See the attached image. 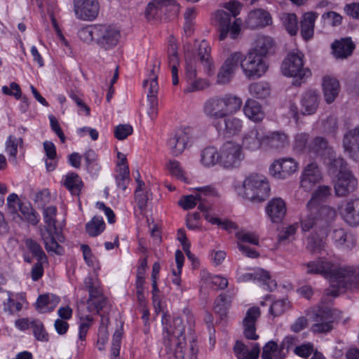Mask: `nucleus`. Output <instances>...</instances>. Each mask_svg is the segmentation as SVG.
Masks as SVG:
<instances>
[{
	"label": "nucleus",
	"instance_id": "obj_53",
	"mask_svg": "<svg viewBox=\"0 0 359 359\" xmlns=\"http://www.w3.org/2000/svg\"><path fill=\"white\" fill-rule=\"evenodd\" d=\"M309 137L307 133H297L294 137L293 149L297 151L309 152Z\"/></svg>",
	"mask_w": 359,
	"mask_h": 359
},
{
	"label": "nucleus",
	"instance_id": "obj_28",
	"mask_svg": "<svg viewBox=\"0 0 359 359\" xmlns=\"http://www.w3.org/2000/svg\"><path fill=\"white\" fill-rule=\"evenodd\" d=\"M266 214L273 223L280 222L286 215L285 202L280 198L271 199L266 207Z\"/></svg>",
	"mask_w": 359,
	"mask_h": 359
},
{
	"label": "nucleus",
	"instance_id": "obj_48",
	"mask_svg": "<svg viewBox=\"0 0 359 359\" xmlns=\"http://www.w3.org/2000/svg\"><path fill=\"white\" fill-rule=\"evenodd\" d=\"M117 174L115 175V180L118 188L125 191L130 181V170L128 166H124L120 169H116Z\"/></svg>",
	"mask_w": 359,
	"mask_h": 359
},
{
	"label": "nucleus",
	"instance_id": "obj_63",
	"mask_svg": "<svg viewBox=\"0 0 359 359\" xmlns=\"http://www.w3.org/2000/svg\"><path fill=\"white\" fill-rule=\"evenodd\" d=\"M133 133V127L128 124H120L115 128L114 135L119 140L126 139Z\"/></svg>",
	"mask_w": 359,
	"mask_h": 359
},
{
	"label": "nucleus",
	"instance_id": "obj_31",
	"mask_svg": "<svg viewBox=\"0 0 359 359\" xmlns=\"http://www.w3.org/2000/svg\"><path fill=\"white\" fill-rule=\"evenodd\" d=\"M320 97L314 90H309L302 95L301 112L303 115L313 114L319 104Z\"/></svg>",
	"mask_w": 359,
	"mask_h": 359
},
{
	"label": "nucleus",
	"instance_id": "obj_21",
	"mask_svg": "<svg viewBox=\"0 0 359 359\" xmlns=\"http://www.w3.org/2000/svg\"><path fill=\"white\" fill-rule=\"evenodd\" d=\"M322 180V174L315 162L308 163L301 175L300 185L305 191H311Z\"/></svg>",
	"mask_w": 359,
	"mask_h": 359
},
{
	"label": "nucleus",
	"instance_id": "obj_32",
	"mask_svg": "<svg viewBox=\"0 0 359 359\" xmlns=\"http://www.w3.org/2000/svg\"><path fill=\"white\" fill-rule=\"evenodd\" d=\"M196 190H198V194L196 196L189 195L183 196L179 201L180 205L184 210H189L194 208L198 204V201L203 200V196H214L215 194V189L210 186L198 187Z\"/></svg>",
	"mask_w": 359,
	"mask_h": 359
},
{
	"label": "nucleus",
	"instance_id": "obj_64",
	"mask_svg": "<svg viewBox=\"0 0 359 359\" xmlns=\"http://www.w3.org/2000/svg\"><path fill=\"white\" fill-rule=\"evenodd\" d=\"M236 236L240 242L248 243L255 245H259V237L255 233L238 232Z\"/></svg>",
	"mask_w": 359,
	"mask_h": 359
},
{
	"label": "nucleus",
	"instance_id": "obj_22",
	"mask_svg": "<svg viewBox=\"0 0 359 359\" xmlns=\"http://www.w3.org/2000/svg\"><path fill=\"white\" fill-rule=\"evenodd\" d=\"M261 315V310L258 306H252L248 309L243 320V334L245 337L250 340H257L259 335L256 333V323Z\"/></svg>",
	"mask_w": 359,
	"mask_h": 359
},
{
	"label": "nucleus",
	"instance_id": "obj_2",
	"mask_svg": "<svg viewBox=\"0 0 359 359\" xmlns=\"http://www.w3.org/2000/svg\"><path fill=\"white\" fill-rule=\"evenodd\" d=\"M330 194L331 188L327 185L320 186L313 191L301 217L300 224L303 231L316 229L325 233L331 223L334 222L336 210L328 205H320V203L325 201Z\"/></svg>",
	"mask_w": 359,
	"mask_h": 359
},
{
	"label": "nucleus",
	"instance_id": "obj_20",
	"mask_svg": "<svg viewBox=\"0 0 359 359\" xmlns=\"http://www.w3.org/2000/svg\"><path fill=\"white\" fill-rule=\"evenodd\" d=\"M76 16L83 20H93L98 15L100 6L97 0H74Z\"/></svg>",
	"mask_w": 359,
	"mask_h": 359
},
{
	"label": "nucleus",
	"instance_id": "obj_38",
	"mask_svg": "<svg viewBox=\"0 0 359 359\" xmlns=\"http://www.w3.org/2000/svg\"><path fill=\"white\" fill-rule=\"evenodd\" d=\"M323 88L326 102H333L339 94V81L334 78L326 76L323 79Z\"/></svg>",
	"mask_w": 359,
	"mask_h": 359
},
{
	"label": "nucleus",
	"instance_id": "obj_17",
	"mask_svg": "<svg viewBox=\"0 0 359 359\" xmlns=\"http://www.w3.org/2000/svg\"><path fill=\"white\" fill-rule=\"evenodd\" d=\"M299 168V163L292 158H283L275 160L269 168L270 174L278 180L290 177Z\"/></svg>",
	"mask_w": 359,
	"mask_h": 359
},
{
	"label": "nucleus",
	"instance_id": "obj_47",
	"mask_svg": "<svg viewBox=\"0 0 359 359\" xmlns=\"http://www.w3.org/2000/svg\"><path fill=\"white\" fill-rule=\"evenodd\" d=\"M105 229L103 218L100 216H95L86 224V232L90 236H97Z\"/></svg>",
	"mask_w": 359,
	"mask_h": 359
},
{
	"label": "nucleus",
	"instance_id": "obj_37",
	"mask_svg": "<svg viewBox=\"0 0 359 359\" xmlns=\"http://www.w3.org/2000/svg\"><path fill=\"white\" fill-rule=\"evenodd\" d=\"M318 14L314 12H308L302 15L300 21L301 35L305 40H309L313 37L315 21Z\"/></svg>",
	"mask_w": 359,
	"mask_h": 359
},
{
	"label": "nucleus",
	"instance_id": "obj_5",
	"mask_svg": "<svg viewBox=\"0 0 359 359\" xmlns=\"http://www.w3.org/2000/svg\"><path fill=\"white\" fill-rule=\"evenodd\" d=\"M243 104L242 99L233 94L215 95L205 101L203 110L210 119H220L238 111Z\"/></svg>",
	"mask_w": 359,
	"mask_h": 359
},
{
	"label": "nucleus",
	"instance_id": "obj_45",
	"mask_svg": "<svg viewBox=\"0 0 359 359\" xmlns=\"http://www.w3.org/2000/svg\"><path fill=\"white\" fill-rule=\"evenodd\" d=\"M64 185L73 195H79L81 190L83 182L76 173L70 172L66 175Z\"/></svg>",
	"mask_w": 359,
	"mask_h": 359
},
{
	"label": "nucleus",
	"instance_id": "obj_62",
	"mask_svg": "<svg viewBox=\"0 0 359 359\" xmlns=\"http://www.w3.org/2000/svg\"><path fill=\"white\" fill-rule=\"evenodd\" d=\"M167 168L170 174L177 179L184 180V172L180 163L176 160H170L167 165Z\"/></svg>",
	"mask_w": 359,
	"mask_h": 359
},
{
	"label": "nucleus",
	"instance_id": "obj_13",
	"mask_svg": "<svg viewBox=\"0 0 359 359\" xmlns=\"http://www.w3.org/2000/svg\"><path fill=\"white\" fill-rule=\"evenodd\" d=\"M180 11V6L175 0H153L150 2L145 11V15L148 20H158L163 15L166 18L175 17Z\"/></svg>",
	"mask_w": 359,
	"mask_h": 359
},
{
	"label": "nucleus",
	"instance_id": "obj_23",
	"mask_svg": "<svg viewBox=\"0 0 359 359\" xmlns=\"http://www.w3.org/2000/svg\"><path fill=\"white\" fill-rule=\"evenodd\" d=\"M357 187V180L351 172H341L334 183L335 194L343 197L354 191Z\"/></svg>",
	"mask_w": 359,
	"mask_h": 359
},
{
	"label": "nucleus",
	"instance_id": "obj_29",
	"mask_svg": "<svg viewBox=\"0 0 359 359\" xmlns=\"http://www.w3.org/2000/svg\"><path fill=\"white\" fill-rule=\"evenodd\" d=\"M331 48L334 57L344 60L352 55L355 46L351 37H345L335 40L332 43Z\"/></svg>",
	"mask_w": 359,
	"mask_h": 359
},
{
	"label": "nucleus",
	"instance_id": "obj_39",
	"mask_svg": "<svg viewBox=\"0 0 359 359\" xmlns=\"http://www.w3.org/2000/svg\"><path fill=\"white\" fill-rule=\"evenodd\" d=\"M245 115L255 122L263 120L264 114L258 102L252 99H248L243 107Z\"/></svg>",
	"mask_w": 359,
	"mask_h": 359
},
{
	"label": "nucleus",
	"instance_id": "obj_30",
	"mask_svg": "<svg viewBox=\"0 0 359 359\" xmlns=\"http://www.w3.org/2000/svg\"><path fill=\"white\" fill-rule=\"evenodd\" d=\"M341 214L344 222L348 225H359V198L348 201L342 208Z\"/></svg>",
	"mask_w": 359,
	"mask_h": 359
},
{
	"label": "nucleus",
	"instance_id": "obj_19",
	"mask_svg": "<svg viewBox=\"0 0 359 359\" xmlns=\"http://www.w3.org/2000/svg\"><path fill=\"white\" fill-rule=\"evenodd\" d=\"M155 65L151 69L148 79L143 82V87L147 90V100L149 102V109L147 111L151 119H154L157 116V93L158 90V84L157 82L158 76L155 72Z\"/></svg>",
	"mask_w": 359,
	"mask_h": 359
},
{
	"label": "nucleus",
	"instance_id": "obj_35",
	"mask_svg": "<svg viewBox=\"0 0 359 359\" xmlns=\"http://www.w3.org/2000/svg\"><path fill=\"white\" fill-rule=\"evenodd\" d=\"M323 163L327 167L330 175H335L337 174L338 177L341 172H350L346 169L344 160L341 157H337L334 151L332 155H328L323 159Z\"/></svg>",
	"mask_w": 359,
	"mask_h": 359
},
{
	"label": "nucleus",
	"instance_id": "obj_10",
	"mask_svg": "<svg viewBox=\"0 0 359 359\" xmlns=\"http://www.w3.org/2000/svg\"><path fill=\"white\" fill-rule=\"evenodd\" d=\"M244 156L242 146L233 141L224 142L219 149V163L226 169L238 167Z\"/></svg>",
	"mask_w": 359,
	"mask_h": 359
},
{
	"label": "nucleus",
	"instance_id": "obj_52",
	"mask_svg": "<svg viewBox=\"0 0 359 359\" xmlns=\"http://www.w3.org/2000/svg\"><path fill=\"white\" fill-rule=\"evenodd\" d=\"M32 325L31 329L32 330L34 337L38 340L43 342H46L49 339L48 332L46 331L43 323L38 320L34 319L32 321Z\"/></svg>",
	"mask_w": 359,
	"mask_h": 359
},
{
	"label": "nucleus",
	"instance_id": "obj_60",
	"mask_svg": "<svg viewBox=\"0 0 359 359\" xmlns=\"http://www.w3.org/2000/svg\"><path fill=\"white\" fill-rule=\"evenodd\" d=\"M234 73L224 65H222L217 76V83L227 84L233 78Z\"/></svg>",
	"mask_w": 359,
	"mask_h": 359
},
{
	"label": "nucleus",
	"instance_id": "obj_41",
	"mask_svg": "<svg viewBox=\"0 0 359 359\" xmlns=\"http://www.w3.org/2000/svg\"><path fill=\"white\" fill-rule=\"evenodd\" d=\"M273 46V41L272 38L268 36L259 35L255 39L254 47L249 50L265 57Z\"/></svg>",
	"mask_w": 359,
	"mask_h": 359
},
{
	"label": "nucleus",
	"instance_id": "obj_49",
	"mask_svg": "<svg viewBox=\"0 0 359 359\" xmlns=\"http://www.w3.org/2000/svg\"><path fill=\"white\" fill-rule=\"evenodd\" d=\"M281 20L287 32L294 36L298 31V20L297 15L294 13H283Z\"/></svg>",
	"mask_w": 359,
	"mask_h": 359
},
{
	"label": "nucleus",
	"instance_id": "obj_40",
	"mask_svg": "<svg viewBox=\"0 0 359 359\" xmlns=\"http://www.w3.org/2000/svg\"><path fill=\"white\" fill-rule=\"evenodd\" d=\"M60 302V298L54 294L40 295L36 302V309L40 313L50 312Z\"/></svg>",
	"mask_w": 359,
	"mask_h": 359
},
{
	"label": "nucleus",
	"instance_id": "obj_57",
	"mask_svg": "<svg viewBox=\"0 0 359 359\" xmlns=\"http://www.w3.org/2000/svg\"><path fill=\"white\" fill-rule=\"evenodd\" d=\"M243 55L240 52H235L231 53L228 58L225 60L223 65L235 73L236 69L240 65L241 66L242 61L243 60Z\"/></svg>",
	"mask_w": 359,
	"mask_h": 359
},
{
	"label": "nucleus",
	"instance_id": "obj_8",
	"mask_svg": "<svg viewBox=\"0 0 359 359\" xmlns=\"http://www.w3.org/2000/svg\"><path fill=\"white\" fill-rule=\"evenodd\" d=\"M281 70L286 76L293 77L294 85L299 86L311 74L309 68L304 67V55L299 50L290 52L284 59Z\"/></svg>",
	"mask_w": 359,
	"mask_h": 359
},
{
	"label": "nucleus",
	"instance_id": "obj_58",
	"mask_svg": "<svg viewBox=\"0 0 359 359\" xmlns=\"http://www.w3.org/2000/svg\"><path fill=\"white\" fill-rule=\"evenodd\" d=\"M298 225L293 224L283 229L278 233V240L279 243L290 242L294 239Z\"/></svg>",
	"mask_w": 359,
	"mask_h": 359
},
{
	"label": "nucleus",
	"instance_id": "obj_43",
	"mask_svg": "<svg viewBox=\"0 0 359 359\" xmlns=\"http://www.w3.org/2000/svg\"><path fill=\"white\" fill-rule=\"evenodd\" d=\"M248 90L250 94L257 99H264L271 93L270 86L264 81L255 82L249 85Z\"/></svg>",
	"mask_w": 359,
	"mask_h": 359
},
{
	"label": "nucleus",
	"instance_id": "obj_24",
	"mask_svg": "<svg viewBox=\"0 0 359 359\" xmlns=\"http://www.w3.org/2000/svg\"><path fill=\"white\" fill-rule=\"evenodd\" d=\"M264 130L255 127L248 131L243 138V147L249 151H257L264 147Z\"/></svg>",
	"mask_w": 359,
	"mask_h": 359
},
{
	"label": "nucleus",
	"instance_id": "obj_1",
	"mask_svg": "<svg viewBox=\"0 0 359 359\" xmlns=\"http://www.w3.org/2000/svg\"><path fill=\"white\" fill-rule=\"evenodd\" d=\"M306 266L307 273L320 274L330 281V287L325 290L320 302L313 311L315 323L311 326L314 333H327L341 317V311L330 306V297H337L341 289L359 287V266L338 267L324 257L309 262Z\"/></svg>",
	"mask_w": 359,
	"mask_h": 359
},
{
	"label": "nucleus",
	"instance_id": "obj_12",
	"mask_svg": "<svg viewBox=\"0 0 359 359\" xmlns=\"http://www.w3.org/2000/svg\"><path fill=\"white\" fill-rule=\"evenodd\" d=\"M265 57L256 53L248 51L241 63V69L248 79H255L262 76L268 69Z\"/></svg>",
	"mask_w": 359,
	"mask_h": 359
},
{
	"label": "nucleus",
	"instance_id": "obj_33",
	"mask_svg": "<svg viewBox=\"0 0 359 359\" xmlns=\"http://www.w3.org/2000/svg\"><path fill=\"white\" fill-rule=\"evenodd\" d=\"M288 145L287 136L278 131L266 133L264 131V147L280 149Z\"/></svg>",
	"mask_w": 359,
	"mask_h": 359
},
{
	"label": "nucleus",
	"instance_id": "obj_9",
	"mask_svg": "<svg viewBox=\"0 0 359 359\" xmlns=\"http://www.w3.org/2000/svg\"><path fill=\"white\" fill-rule=\"evenodd\" d=\"M332 223L327 228L325 233H322L316 229H313L316 233H318L322 236H327L329 241L336 248L344 250L349 251L356 245V238L355 236L346 229L342 227H335L331 229Z\"/></svg>",
	"mask_w": 359,
	"mask_h": 359
},
{
	"label": "nucleus",
	"instance_id": "obj_59",
	"mask_svg": "<svg viewBox=\"0 0 359 359\" xmlns=\"http://www.w3.org/2000/svg\"><path fill=\"white\" fill-rule=\"evenodd\" d=\"M97 29V25L87 26L81 28L79 31V38L85 42L95 41V33Z\"/></svg>",
	"mask_w": 359,
	"mask_h": 359
},
{
	"label": "nucleus",
	"instance_id": "obj_54",
	"mask_svg": "<svg viewBox=\"0 0 359 359\" xmlns=\"http://www.w3.org/2000/svg\"><path fill=\"white\" fill-rule=\"evenodd\" d=\"M289 308L290 302L287 299H279L272 303L269 312L273 317H278L283 314Z\"/></svg>",
	"mask_w": 359,
	"mask_h": 359
},
{
	"label": "nucleus",
	"instance_id": "obj_55",
	"mask_svg": "<svg viewBox=\"0 0 359 359\" xmlns=\"http://www.w3.org/2000/svg\"><path fill=\"white\" fill-rule=\"evenodd\" d=\"M175 255V262L177 264V269H173L172 270V273L175 276V278L172 279V283L177 285H180L181 283L180 275L182 273V269L184 265V256L180 250H176Z\"/></svg>",
	"mask_w": 359,
	"mask_h": 359
},
{
	"label": "nucleus",
	"instance_id": "obj_46",
	"mask_svg": "<svg viewBox=\"0 0 359 359\" xmlns=\"http://www.w3.org/2000/svg\"><path fill=\"white\" fill-rule=\"evenodd\" d=\"M224 128L223 133L226 136H232L240 133L243 128L242 121L236 117H228L224 118Z\"/></svg>",
	"mask_w": 359,
	"mask_h": 359
},
{
	"label": "nucleus",
	"instance_id": "obj_14",
	"mask_svg": "<svg viewBox=\"0 0 359 359\" xmlns=\"http://www.w3.org/2000/svg\"><path fill=\"white\" fill-rule=\"evenodd\" d=\"M215 19L218 25L219 39L224 40L228 34L232 39H237L241 32L242 20L236 18L233 24H231V15L224 11H217L215 13Z\"/></svg>",
	"mask_w": 359,
	"mask_h": 359
},
{
	"label": "nucleus",
	"instance_id": "obj_4",
	"mask_svg": "<svg viewBox=\"0 0 359 359\" xmlns=\"http://www.w3.org/2000/svg\"><path fill=\"white\" fill-rule=\"evenodd\" d=\"M166 321L165 318L162 319L164 325L163 340L167 353L173 355L176 359H184L186 355L188 359H197L198 348L194 340L190 344L189 352L187 353L185 351V325L183 320L180 317H175L169 323H165Z\"/></svg>",
	"mask_w": 359,
	"mask_h": 359
},
{
	"label": "nucleus",
	"instance_id": "obj_44",
	"mask_svg": "<svg viewBox=\"0 0 359 359\" xmlns=\"http://www.w3.org/2000/svg\"><path fill=\"white\" fill-rule=\"evenodd\" d=\"M201 161L205 167H212L217 163H219V153L213 147L204 149L201 151Z\"/></svg>",
	"mask_w": 359,
	"mask_h": 359
},
{
	"label": "nucleus",
	"instance_id": "obj_27",
	"mask_svg": "<svg viewBox=\"0 0 359 359\" xmlns=\"http://www.w3.org/2000/svg\"><path fill=\"white\" fill-rule=\"evenodd\" d=\"M343 147L352 158L357 160L359 158V126L344 134Z\"/></svg>",
	"mask_w": 359,
	"mask_h": 359
},
{
	"label": "nucleus",
	"instance_id": "obj_51",
	"mask_svg": "<svg viewBox=\"0 0 359 359\" xmlns=\"http://www.w3.org/2000/svg\"><path fill=\"white\" fill-rule=\"evenodd\" d=\"M312 230L315 233L318 234V236L311 234L307 238L306 249L311 253H318L323 249L324 242L323 239L320 238V234L316 233L313 229ZM320 236H322L320 235Z\"/></svg>",
	"mask_w": 359,
	"mask_h": 359
},
{
	"label": "nucleus",
	"instance_id": "obj_6",
	"mask_svg": "<svg viewBox=\"0 0 359 359\" xmlns=\"http://www.w3.org/2000/svg\"><path fill=\"white\" fill-rule=\"evenodd\" d=\"M56 214L57 208L55 206L50 205L43 209V215L46 226L41 228L40 234L47 252L61 255L64 253V249L58 244L56 238L58 241L62 242L64 238L55 225Z\"/></svg>",
	"mask_w": 359,
	"mask_h": 359
},
{
	"label": "nucleus",
	"instance_id": "obj_25",
	"mask_svg": "<svg viewBox=\"0 0 359 359\" xmlns=\"http://www.w3.org/2000/svg\"><path fill=\"white\" fill-rule=\"evenodd\" d=\"M238 280L240 282L258 281L262 283L264 289L269 290H272L276 287V282L271 280L269 272L262 269H255L251 273H243L238 278Z\"/></svg>",
	"mask_w": 359,
	"mask_h": 359
},
{
	"label": "nucleus",
	"instance_id": "obj_18",
	"mask_svg": "<svg viewBox=\"0 0 359 359\" xmlns=\"http://www.w3.org/2000/svg\"><path fill=\"white\" fill-rule=\"evenodd\" d=\"M191 138L190 129L180 128L170 133L167 140V146L174 156L182 154L187 149Z\"/></svg>",
	"mask_w": 359,
	"mask_h": 359
},
{
	"label": "nucleus",
	"instance_id": "obj_11",
	"mask_svg": "<svg viewBox=\"0 0 359 359\" xmlns=\"http://www.w3.org/2000/svg\"><path fill=\"white\" fill-rule=\"evenodd\" d=\"M197 60L188 49L185 50V74L187 86L184 89L185 93L200 91L209 86V83L203 79H196Z\"/></svg>",
	"mask_w": 359,
	"mask_h": 359
},
{
	"label": "nucleus",
	"instance_id": "obj_34",
	"mask_svg": "<svg viewBox=\"0 0 359 359\" xmlns=\"http://www.w3.org/2000/svg\"><path fill=\"white\" fill-rule=\"evenodd\" d=\"M333 149L329 146L327 141L322 137L313 138L309 144V153H313L323 159L332 155Z\"/></svg>",
	"mask_w": 359,
	"mask_h": 359
},
{
	"label": "nucleus",
	"instance_id": "obj_16",
	"mask_svg": "<svg viewBox=\"0 0 359 359\" xmlns=\"http://www.w3.org/2000/svg\"><path fill=\"white\" fill-rule=\"evenodd\" d=\"M121 34L119 30L110 25H97L95 33V43L107 50L114 48L118 43Z\"/></svg>",
	"mask_w": 359,
	"mask_h": 359
},
{
	"label": "nucleus",
	"instance_id": "obj_36",
	"mask_svg": "<svg viewBox=\"0 0 359 359\" xmlns=\"http://www.w3.org/2000/svg\"><path fill=\"white\" fill-rule=\"evenodd\" d=\"M233 351L238 359H257L260 348L258 344H255L249 350L248 346L240 341H237L233 347Z\"/></svg>",
	"mask_w": 359,
	"mask_h": 359
},
{
	"label": "nucleus",
	"instance_id": "obj_7",
	"mask_svg": "<svg viewBox=\"0 0 359 359\" xmlns=\"http://www.w3.org/2000/svg\"><path fill=\"white\" fill-rule=\"evenodd\" d=\"M238 194L252 201H264L270 193V187L266 178L262 175L251 174L247 177Z\"/></svg>",
	"mask_w": 359,
	"mask_h": 359
},
{
	"label": "nucleus",
	"instance_id": "obj_3",
	"mask_svg": "<svg viewBox=\"0 0 359 359\" xmlns=\"http://www.w3.org/2000/svg\"><path fill=\"white\" fill-rule=\"evenodd\" d=\"M83 286L89 293V298L87 300L86 305L83 302L78 305L79 339L81 341V346L86 340V334L93 320L92 315L86 313V310L90 313H99L108 304L107 299L103 294L101 283L98 279L92 276H87L84 279Z\"/></svg>",
	"mask_w": 359,
	"mask_h": 359
},
{
	"label": "nucleus",
	"instance_id": "obj_50",
	"mask_svg": "<svg viewBox=\"0 0 359 359\" xmlns=\"http://www.w3.org/2000/svg\"><path fill=\"white\" fill-rule=\"evenodd\" d=\"M29 251L35 257L37 261H47V257L41 245L34 240L27 238L25 241Z\"/></svg>",
	"mask_w": 359,
	"mask_h": 359
},
{
	"label": "nucleus",
	"instance_id": "obj_15",
	"mask_svg": "<svg viewBox=\"0 0 359 359\" xmlns=\"http://www.w3.org/2000/svg\"><path fill=\"white\" fill-rule=\"evenodd\" d=\"M298 342V339L294 336L285 337L280 346L273 341H270L265 344L263 347V352L262 354V359H283L286 353L296 345Z\"/></svg>",
	"mask_w": 359,
	"mask_h": 359
},
{
	"label": "nucleus",
	"instance_id": "obj_42",
	"mask_svg": "<svg viewBox=\"0 0 359 359\" xmlns=\"http://www.w3.org/2000/svg\"><path fill=\"white\" fill-rule=\"evenodd\" d=\"M210 47L208 43L203 40L201 41L198 48V56L205 71L210 74L212 71V62L210 55Z\"/></svg>",
	"mask_w": 359,
	"mask_h": 359
},
{
	"label": "nucleus",
	"instance_id": "obj_56",
	"mask_svg": "<svg viewBox=\"0 0 359 359\" xmlns=\"http://www.w3.org/2000/svg\"><path fill=\"white\" fill-rule=\"evenodd\" d=\"M101 318L102 321L98 330L97 339L98 349L100 351L104 349V346L107 342L109 336L107 328V323L109 322V319L107 318H105L102 315H101Z\"/></svg>",
	"mask_w": 359,
	"mask_h": 359
},
{
	"label": "nucleus",
	"instance_id": "obj_26",
	"mask_svg": "<svg viewBox=\"0 0 359 359\" xmlns=\"http://www.w3.org/2000/svg\"><path fill=\"white\" fill-rule=\"evenodd\" d=\"M271 23L270 14L262 9L254 10L249 13L245 21V27L255 29L263 28Z\"/></svg>",
	"mask_w": 359,
	"mask_h": 359
},
{
	"label": "nucleus",
	"instance_id": "obj_61",
	"mask_svg": "<svg viewBox=\"0 0 359 359\" xmlns=\"http://www.w3.org/2000/svg\"><path fill=\"white\" fill-rule=\"evenodd\" d=\"M205 219L212 224H217L220 226L225 230H231L232 229H235V225L233 222L228 220L222 221L211 214L205 213Z\"/></svg>",
	"mask_w": 359,
	"mask_h": 359
}]
</instances>
